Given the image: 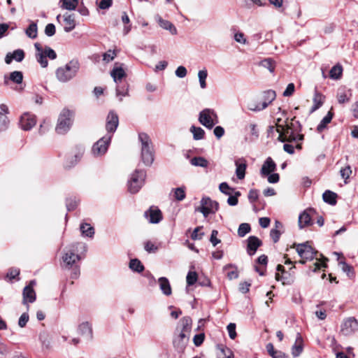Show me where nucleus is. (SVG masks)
<instances>
[{"label":"nucleus","mask_w":358,"mask_h":358,"mask_svg":"<svg viewBox=\"0 0 358 358\" xmlns=\"http://www.w3.org/2000/svg\"><path fill=\"white\" fill-rule=\"evenodd\" d=\"M63 18L64 30L66 32H70L75 29L76 26L74 14L65 13L64 15H58L57 20L60 22V18Z\"/></svg>","instance_id":"ddd939ff"},{"label":"nucleus","mask_w":358,"mask_h":358,"mask_svg":"<svg viewBox=\"0 0 358 358\" xmlns=\"http://www.w3.org/2000/svg\"><path fill=\"white\" fill-rule=\"evenodd\" d=\"M144 216L152 224H157L162 220V213L161 210L155 206H151L144 213Z\"/></svg>","instance_id":"4468645a"},{"label":"nucleus","mask_w":358,"mask_h":358,"mask_svg":"<svg viewBox=\"0 0 358 358\" xmlns=\"http://www.w3.org/2000/svg\"><path fill=\"white\" fill-rule=\"evenodd\" d=\"M199 122L207 129H211L218 121V117L214 110L205 108L199 113Z\"/></svg>","instance_id":"423d86ee"},{"label":"nucleus","mask_w":358,"mask_h":358,"mask_svg":"<svg viewBox=\"0 0 358 358\" xmlns=\"http://www.w3.org/2000/svg\"><path fill=\"white\" fill-rule=\"evenodd\" d=\"M20 274V269L17 268H10L8 273H7V277L10 280L15 279L16 276H17Z\"/></svg>","instance_id":"774afa93"},{"label":"nucleus","mask_w":358,"mask_h":358,"mask_svg":"<svg viewBox=\"0 0 358 358\" xmlns=\"http://www.w3.org/2000/svg\"><path fill=\"white\" fill-rule=\"evenodd\" d=\"M293 123L291 125L287 124L285 127L281 125L280 127L283 131V135L287 138L288 142L299 141L303 139V134H295L292 129Z\"/></svg>","instance_id":"2eb2a0df"},{"label":"nucleus","mask_w":358,"mask_h":358,"mask_svg":"<svg viewBox=\"0 0 358 358\" xmlns=\"http://www.w3.org/2000/svg\"><path fill=\"white\" fill-rule=\"evenodd\" d=\"M197 273L195 271H189L186 277L187 285H193L197 281Z\"/></svg>","instance_id":"3c124183"},{"label":"nucleus","mask_w":358,"mask_h":358,"mask_svg":"<svg viewBox=\"0 0 358 358\" xmlns=\"http://www.w3.org/2000/svg\"><path fill=\"white\" fill-rule=\"evenodd\" d=\"M190 131L192 133L193 138L196 141L201 140L204 138L205 131L201 127L192 125L190 127Z\"/></svg>","instance_id":"58836bf2"},{"label":"nucleus","mask_w":358,"mask_h":358,"mask_svg":"<svg viewBox=\"0 0 358 358\" xmlns=\"http://www.w3.org/2000/svg\"><path fill=\"white\" fill-rule=\"evenodd\" d=\"M275 278L277 280L282 281L283 285H292L294 282V275L287 272V274H280L277 273L275 274Z\"/></svg>","instance_id":"7c9ffc66"},{"label":"nucleus","mask_w":358,"mask_h":358,"mask_svg":"<svg viewBox=\"0 0 358 358\" xmlns=\"http://www.w3.org/2000/svg\"><path fill=\"white\" fill-rule=\"evenodd\" d=\"M82 156H83V151L81 150L74 155L75 159L73 162L72 161L69 163V162L67 160L65 163V166L66 168H71V167L73 166L81 159Z\"/></svg>","instance_id":"6e6d98bb"},{"label":"nucleus","mask_w":358,"mask_h":358,"mask_svg":"<svg viewBox=\"0 0 358 358\" xmlns=\"http://www.w3.org/2000/svg\"><path fill=\"white\" fill-rule=\"evenodd\" d=\"M259 65L267 69L270 72L273 73L275 68V62L271 58H266L262 60Z\"/></svg>","instance_id":"a18cd8bd"},{"label":"nucleus","mask_w":358,"mask_h":358,"mask_svg":"<svg viewBox=\"0 0 358 358\" xmlns=\"http://www.w3.org/2000/svg\"><path fill=\"white\" fill-rule=\"evenodd\" d=\"M62 9L68 10H74L78 5V0H60L59 1Z\"/></svg>","instance_id":"c9c22d12"},{"label":"nucleus","mask_w":358,"mask_h":358,"mask_svg":"<svg viewBox=\"0 0 358 358\" xmlns=\"http://www.w3.org/2000/svg\"><path fill=\"white\" fill-rule=\"evenodd\" d=\"M322 198L323 201L327 203H329L331 206L336 204L337 194L332 191L326 190L322 194Z\"/></svg>","instance_id":"473e14b6"},{"label":"nucleus","mask_w":358,"mask_h":358,"mask_svg":"<svg viewBox=\"0 0 358 358\" xmlns=\"http://www.w3.org/2000/svg\"><path fill=\"white\" fill-rule=\"evenodd\" d=\"M276 169V164L273 160L269 157L264 162L260 173L262 176H268L274 172Z\"/></svg>","instance_id":"412c9836"},{"label":"nucleus","mask_w":358,"mask_h":358,"mask_svg":"<svg viewBox=\"0 0 358 358\" xmlns=\"http://www.w3.org/2000/svg\"><path fill=\"white\" fill-rule=\"evenodd\" d=\"M236 166V174L239 180H242L245 178V170L247 168V164L244 159H239L235 162Z\"/></svg>","instance_id":"b1692460"},{"label":"nucleus","mask_w":358,"mask_h":358,"mask_svg":"<svg viewBox=\"0 0 358 358\" xmlns=\"http://www.w3.org/2000/svg\"><path fill=\"white\" fill-rule=\"evenodd\" d=\"M145 250L148 252H155L158 250V247L156 246L151 241H147L144 246Z\"/></svg>","instance_id":"69168bd1"},{"label":"nucleus","mask_w":358,"mask_h":358,"mask_svg":"<svg viewBox=\"0 0 358 358\" xmlns=\"http://www.w3.org/2000/svg\"><path fill=\"white\" fill-rule=\"evenodd\" d=\"M207 76H208V72H207L206 69L201 70L198 73L199 84L202 89H205L206 87V80Z\"/></svg>","instance_id":"09e8293b"},{"label":"nucleus","mask_w":358,"mask_h":358,"mask_svg":"<svg viewBox=\"0 0 358 358\" xmlns=\"http://www.w3.org/2000/svg\"><path fill=\"white\" fill-rule=\"evenodd\" d=\"M348 94H350V90L345 88H340L337 93L338 102L341 104L345 103L350 101Z\"/></svg>","instance_id":"72a5a7b5"},{"label":"nucleus","mask_w":358,"mask_h":358,"mask_svg":"<svg viewBox=\"0 0 358 358\" xmlns=\"http://www.w3.org/2000/svg\"><path fill=\"white\" fill-rule=\"evenodd\" d=\"M82 234L85 236L92 238L94 234V229L90 224L82 223L80 226Z\"/></svg>","instance_id":"e433bc0d"},{"label":"nucleus","mask_w":358,"mask_h":358,"mask_svg":"<svg viewBox=\"0 0 358 358\" xmlns=\"http://www.w3.org/2000/svg\"><path fill=\"white\" fill-rule=\"evenodd\" d=\"M175 73L177 77L182 78L187 76V71L185 66H180L176 70Z\"/></svg>","instance_id":"0e129e2a"},{"label":"nucleus","mask_w":358,"mask_h":358,"mask_svg":"<svg viewBox=\"0 0 358 358\" xmlns=\"http://www.w3.org/2000/svg\"><path fill=\"white\" fill-rule=\"evenodd\" d=\"M36 299V295L34 288H31V287H24L22 291V303L24 305H27V308H29L27 304L29 303H34Z\"/></svg>","instance_id":"6ab92c4d"},{"label":"nucleus","mask_w":358,"mask_h":358,"mask_svg":"<svg viewBox=\"0 0 358 358\" xmlns=\"http://www.w3.org/2000/svg\"><path fill=\"white\" fill-rule=\"evenodd\" d=\"M357 329L358 321L354 317H350L344 320L341 327V332L344 336L352 335Z\"/></svg>","instance_id":"9d476101"},{"label":"nucleus","mask_w":358,"mask_h":358,"mask_svg":"<svg viewBox=\"0 0 358 358\" xmlns=\"http://www.w3.org/2000/svg\"><path fill=\"white\" fill-rule=\"evenodd\" d=\"M251 230L250 225L248 223H242L239 225L238 229V235L240 237L245 236Z\"/></svg>","instance_id":"de8ad7c7"},{"label":"nucleus","mask_w":358,"mask_h":358,"mask_svg":"<svg viewBox=\"0 0 358 358\" xmlns=\"http://www.w3.org/2000/svg\"><path fill=\"white\" fill-rule=\"evenodd\" d=\"M80 69L78 59H72L64 66L59 67L56 71L57 78L62 83H66L74 78Z\"/></svg>","instance_id":"f03ea898"},{"label":"nucleus","mask_w":358,"mask_h":358,"mask_svg":"<svg viewBox=\"0 0 358 358\" xmlns=\"http://www.w3.org/2000/svg\"><path fill=\"white\" fill-rule=\"evenodd\" d=\"M36 124V116L30 113H23L20 119V126L22 129L29 131Z\"/></svg>","instance_id":"9b49d317"},{"label":"nucleus","mask_w":358,"mask_h":358,"mask_svg":"<svg viewBox=\"0 0 358 358\" xmlns=\"http://www.w3.org/2000/svg\"><path fill=\"white\" fill-rule=\"evenodd\" d=\"M129 266L131 270L137 273H141L144 270V266L138 259H131Z\"/></svg>","instance_id":"ea45409f"},{"label":"nucleus","mask_w":358,"mask_h":358,"mask_svg":"<svg viewBox=\"0 0 358 358\" xmlns=\"http://www.w3.org/2000/svg\"><path fill=\"white\" fill-rule=\"evenodd\" d=\"M343 73V68L342 66L340 64H336L334 66L330 71H329V76L332 79H339L342 75Z\"/></svg>","instance_id":"37998d69"},{"label":"nucleus","mask_w":358,"mask_h":358,"mask_svg":"<svg viewBox=\"0 0 358 358\" xmlns=\"http://www.w3.org/2000/svg\"><path fill=\"white\" fill-rule=\"evenodd\" d=\"M259 197L258 191L257 189H250L248 193V199L250 203H255Z\"/></svg>","instance_id":"338daca9"},{"label":"nucleus","mask_w":358,"mask_h":358,"mask_svg":"<svg viewBox=\"0 0 358 358\" xmlns=\"http://www.w3.org/2000/svg\"><path fill=\"white\" fill-rule=\"evenodd\" d=\"M146 173L143 169H136L128 180V189L130 193H137L144 184Z\"/></svg>","instance_id":"39448f33"},{"label":"nucleus","mask_w":358,"mask_h":358,"mask_svg":"<svg viewBox=\"0 0 358 358\" xmlns=\"http://www.w3.org/2000/svg\"><path fill=\"white\" fill-rule=\"evenodd\" d=\"M116 95L117 96H125L128 95L129 85L127 83H116Z\"/></svg>","instance_id":"a19ab883"},{"label":"nucleus","mask_w":358,"mask_h":358,"mask_svg":"<svg viewBox=\"0 0 358 358\" xmlns=\"http://www.w3.org/2000/svg\"><path fill=\"white\" fill-rule=\"evenodd\" d=\"M116 55L117 54L115 50H108L107 52L103 54V60L105 62L108 63L113 61L116 57Z\"/></svg>","instance_id":"603ef678"},{"label":"nucleus","mask_w":358,"mask_h":358,"mask_svg":"<svg viewBox=\"0 0 358 358\" xmlns=\"http://www.w3.org/2000/svg\"><path fill=\"white\" fill-rule=\"evenodd\" d=\"M112 134H106L97 141L92 146V152L94 156L99 157L103 155L108 150L110 143Z\"/></svg>","instance_id":"6e6552de"},{"label":"nucleus","mask_w":358,"mask_h":358,"mask_svg":"<svg viewBox=\"0 0 358 358\" xmlns=\"http://www.w3.org/2000/svg\"><path fill=\"white\" fill-rule=\"evenodd\" d=\"M295 246L298 255L301 259H305L306 260L313 259L317 253V251H315V250L308 245V242L299 243L295 245Z\"/></svg>","instance_id":"1a4fd4ad"},{"label":"nucleus","mask_w":358,"mask_h":358,"mask_svg":"<svg viewBox=\"0 0 358 358\" xmlns=\"http://www.w3.org/2000/svg\"><path fill=\"white\" fill-rule=\"evenodd\" d=\"M241 192L238 191H236L234 192V195H229V198L227 199V203L229 206H234L238 204V197L241 196Z\"/></svg>","instance_id":"864d4df0"},{"label":"nucleus","mask_w":358,"mask_h":358,"mask_svg":"<svg viewBox=\"0 0 358 358\" xmlns=\"http://www.w3.org/2000/svg\"><path fill=\"white\" fill-rule=\"evenodd\" d=\"M227 328L229 338L234 339L236 337V324L234 323H229Z\"/></svg>","instance_id":"052dcab7"},{"label":"nucleus","mask_w":358,"mask_h":358,"mask_svg":"<svg viewBox=\"0 0 358 358\" xmlns=\"http://www.w3.org/2000/svg\"><path fill=\"white\" fill-rule=\"evenodd\" d=\"M334 116V113L331 110L327 113L325 117L321 120L320 124L317 127V131L318 132H322L326 127L327 125L331 122Z\"/></svg>","instance_id":"f704fd0d"},{"label":"nucleus","mask_w":358,"mask_h":358,"mask_svg":"<svg viewBox=\"0 0 358 358\" xmlns=\"http://www.w3.org/2000/svg\"><path fill=\"white\" fill-rule=\"evenodd\" d=\"M24 52L22 49H17L13 52H8L5 57V62L10 64L13 60L21 62L24 59Z\"/></svg>","instance_id":"a211bd4d"},{"label":"nucleus","mask_w":358,"mask_h":358,"mask_svg":"<svg viewBox=\"0 0 358 358\" xmlns=\"http://www.w3.org/2000/svg\"><path fill=\"white\" fill-rule=\"evenodd\" d=\"M55 26L52 23H49L45 26V34L48 36H52L55 34Z\"/></svg>","instance_id":"bf43d9fd"},{"label":"nucleus","mask_w":358,"mask_h":358,"mask_svg":"<svg viewBox=\"0 0 358 358\" xmlns=\"http://www.w3.org/2000/svg\"><path fill=\"white\" fill-rule=\"evenodd\" d=\"M29 319V314L27 313H24L21 315L18 320V325L23 328L26 326Z\"/></svg>","instance_id":"13d9d810"},{"label":"nucleus","mask_w":358,"mask_h":358,"mask_svg":"<svg viewBox=\"0 0 358 358\" xmlns=\"http://www.w3.org/2000/svg\"><path fill=\"white\" fill-rule=\"evenodd\" d=\"M314 210L311 208L305 210L299 216V227L300 229H303L306 227L313 224L310 212Z\"/></svg>","instance_id":"aec40b11"},{"label":"nucleus","mask_w":358,"mask_h":358,"mask_svg":"<svg viewBox=\"0 0 358 358\" xmlns=\"http://www.w3.org/2000/svg\"><path fill=\"white\" fill-rule=\"evenodd\" d=\"M78 333L83 336H86L89 339L92 338V329L88 322L81 323L78 326Z\"/></svg>","instance_id":"c85d7f7f"},{"label":"nucleus","mask_w":358,"mask_h":358,"mask_svg":"<svg viewBox=\"0 0 358 358\" xmlns=\"http://www.w3.org/2000/svg\"><path fill=\"white\" fill-rule=\"evenodd\" d=\"M340 173H341V176L343 179L347 180L350 177V175L352 173V170H351L350 166L348 165L345 167L342 168L340 170Z\"/></svg>","instance_id":"4d7b16f0"},{"label":"nucleus","mask_w":358,"mask_h":358,"mask_svg":"<svg viewBox=\"0 0 358 358\" xmlns=\"http://www.w3.org/2000/svg\"><path fill=\"white\" fill-rule=\"evenodd\" d=\"M73 112L67 109L64 108L57 120V123L55 127V131L58 134H66L71 129L72 124H73Z\"/></svg>","instance_id":"7ed1b4c3"},{"label":"nucleus","mask_w":358,"mask_h":358,"mask_svg":"<svg viewBox=\"0 0 358 358\" xmlns=\"http://www.w3.org/2000/svg\"><path fill=\"white\" fill-rule=\"evenodd\" d=\"M0 132L6 131L10 124V120L7 117L9 113V109L7 105L2 103L0 105Z\"/></svg>","instance_id":"dca6fc26"},{"label":"nucleus","mask_w":358,"mask_h":358,"mask_svg":"<svg viewBox=\"0 0 358 358\" xmlns=\"http://www.w3.org/2000/svg\"><path fill=\"white\" fill-rule=\"evenodd\" d=\"M219 189L221 192L226 195H231L234 192V189L231 188L226 182H222L219 186Z\"/></svg>","instance_id":"5fc2aeb1"},{"label":"nucleus","mask_w":358,"mask_h":358,"mask_svg":"<svg viewBox=\"0 0 358 358\" xmlns=\"http://www.w3.org/2000/svg\"><path fill=\"white\" fill-rule=\"evenodd\" d=\"M217 348L219 350L217 358H234L233 352L224 345H217Z\"/></svg>","instance_id":"c756f323"},{"label":"nucleus","mask_w":358,"mask_h":358,"mask_svg":"<svg viewBox=\"0 0 358 358\" xmlns=\"http://www.w3.org/2000/svg\"><path fill=\"white\" fill-rule=\"evenodd\" d=\"M202 227H196L191 234V238L193 240H201L204 235L203 232L199 233Z\"/></svg>","instance_id":"e2e57ef3"},{"label":"nucleus","mask_w":358,"mask_h":358,"mask_svg":"<svg viewBox=\"0 0 358 358\" xmlns=\"http://www.w3.org/2000/svg\"><path fill=\"white\" fill-rule=\"evenodd\" d=\"M201 206L196 210L201 212L205 217L210 214H214L218 210L219 203L210 197H203L200 201Z\"/></svg>","instance_id":"0eeeda50"},{"label":"nucleus","mask_w":358,"mask_h":358,"mask_svg":"<svg viewBox=\"0 0 358 358\" xmlns=\"http://www.w3.org/2000/svg\"><path fill=\"white\" fill-rule=\"evenodd\" d=\"M80 257L78 255H75L74 249L66 252L63 257L62 260L66 264V266L70 268L77 260H80Z\"/></svg>","instance_id":"4be33fe9"},{"label":"nucleus","mask_w":358,"mask_h":358,"mask_svg":"<svg viewBox=\"0 0 358 358\" xmlns=\"http://www.w3.org/2000/svg\"><path fill=\"white\" fill-rule=\"evenodd\" d=\"M157 21L159 26L164 29L168 30L172 35L177 34V29L173 23L169 20H163L160 16H157Z\"/></svg>","instance_id":"bb28decb"},{"label":"nucleus","mask_w":358,"mask_h":358,"mask_svg":"<svg viewBox=\"0 0 358 358\" xmlns=\"http://www.w3.org/2000/svg\"><path fill=\"white\" fill-rule=\"evenodd\" d=\"M8 78L13 83L20 85L23 81V73L22 71H15L10 73Z\"/></svg>","instance_id":"79ce46f5"},{"label":"nucleus","mask_w":358,"mask_h":358,"mask_svg":"<svg viewBox=\"0 0 358 358\" xmlns=\"http://www.w3.org/2000/svg\"><path fill=\"white\" fill-rule=\"evenodd\" d=\"M324 96L318 92L317 90L315 92L314 97H313V106L311 108L310 112L313 113L320 108L323 103H324Z\"/></svg>","instance_id":"2f4dec72"},{"label":"nucleus","mask_w":358,"mask_h":358,"mask_svg":"<svg viewBox=\"0 0 358 358\" xmlns=\"http://www.w3.org/2000/svg\"><path fill=\"white\" fill-rule=\"evenodd\" d=\"M182 324V330L184 331H188L190 329V326L192 324V319L190 317L186 316L182 317L181 320Z\"/></svg>","instance_id":"680f3d73"},{"label":"nucleus","mask_w":358,"mask_h":358,"mask_svg":"<svg viewBox=\"0 0 358 358\" xmlns=\"http://www.w3.org/2000/svg\"><path fill=\"white\" fill-rule=\"evenodd\" d=\"M190 163L194 166H200L203 168H206L208 165V160L203 157H194L191 159Z\"/></svg>","instance_id":"c03bdc74"},{"label":"nucleus","mask_w":358,"mask_h":358,"mask_svg":"<svg viewBox=\"0 0 358 358\" xmlns=\"http://www.w3.org/2000/svg\"><path fill=\"white\" fill-rule=\"evenodd\" d=\"M159 288L166 296H170L172 293L170 282L166 277H161L158 279Z\"/></svg>","instance_id":"a878e982"},{"label":"nucleus","mask_w":358,"mask_h":358,"mask_svg":"<svg viewBox=\"0 0 358 358\" xmlns=\"http://www.w3.org/2000/svg\"><path fill=\"white\" fill-rule=\"evenodd\" d=\"M138 140L141 143V160L145 166H150L154 161V152L152 141L145 133L138 134Z\"/></svg>","instance_id":"f257e3e1"},{"label":"nucleus","mask_w":358,"mask_h":358,"mask_svg":"<svg viewBox=\"0 0 358 358\" xmlns=\"http://www.w3.org/2000/svg\"><path fill=\"white\" fill-rule=\"evenodd\" d=\"M247 243V252L250 256L254 255L258 248L262 245V241L255 236H249Z\"/></svg>","instance_id":"f3484780"},{"label":"nucleus","mask_w":358,"mask_h":358,"mask_svg":"<svg viewBox=\"0 0 358 358\" xmlns=\"http://www.w3.org/2000/svg\"><path fill=\"white\" fill-rule=\"evenodd\" d=\"M303 339L300 334H297L295 343L292 348V355L294 357H299L303 351Z\"/></svg>","instance_id":"393cba45"},{"label":"nucleus","mask_w":358,"mask_h":358,"mask_svg":"<svg viewBox=\"0 0 358 358\" xmlns=\"http://www.w3.org/2000/svg\"><path fill=\"white\" fill-rule=\"evenodd\" d=\"M119 124V118L116 113L111 110L109 112L107 119L106 129L107 130V134H112L116 131Z\"/></svg>","instance_id":"f8f14e48"},{"label":"nucleus","mask_w":358,"mask_h":358,"mask_svg":"<svg viewBox=\"0 0 358 358\" xmlns=\"http://www.w3.org/2000/svg\"><path fill=\"white\" fill-rule=\"evenodd\" d=\"M25 34L29 38L31 39L36 38L38 35V27L36 22H31V23L25 30Z\"/></svg>","instance_id":"4c0bfd02"},{"label":"nucleus","mask_w":358,"mask_h":358,"mask_svg":"<svg viewBox=\"0 0 358 358\" xmlns=\"http://www.w3.org/2000/svg\"><path fill=\"white\" fill-rule=\"evenodd\" d=\"M110 76L116 83H121L122 79L126 76V73L122 67L115 66L110 71Z\"/></svg>","instance_id":"cd10ccee"},{"label":"nucleus","mask_w":358,"mask_h":358,"mask_svg":"<svg viewBox=\"0 0 358 358\" xmlns=\"http://www.w3.org/2000/svg\"><path fill=\"white\" fill-rule=\"evenodd\" d=\"M34 47L36 50V59L41 67L45 68L48 66V57L50 59H55L57 58V54L55 51L51 48L45 46L43 49L38 43H36L34 44Z\"/></svg>","instance_id":"20e7f679"},{"label":"nucleus","mask_w":358,"mask_h":358,"mask_svg":"<svg viewBox=\"0 0 358 358\" xmlns=\"http://www.w3.org/2000/svg\"><path fill=\"white\" fill-rule=\"evenodd\" d=\"M229 268H235V270L227 272V276L229 278V280H233V279L238 278V272L237 271L236 267L234 265H233L231 264H227L223 267V270L227 271Z\"/></svg>","instance_id":"49530a36"},{"label":"nucleus","mask_w":358,"mask_h":358,"mask_svg":"<svg viewBox=\"0 0 358 358\" xmlns=\"http://www.w3.org/2000/svg\"><path fill=\"white\" fill-rule=\"evenodd\" d=\"M275 97L276 94L273 90H269L264 92L262 97V108L264 110L267 108V106L275 100Z\"/></svg>","instance_id":"5701e85b"},{"label":"nucleus","mask_w":358,"mask_h":358,"mask_svg":"<svg viewBox=\"0 0 358 358\" xmlns=\"http://www.w3.org/2000/svg\"><path fill=\"white\" fill-rule=\"evenodd\" d=\"M185 188L180 187L174 189V197L177 201H182L185 198Z\"/></svg>","instance_id":"8fccbe9b"}]
</instances>
